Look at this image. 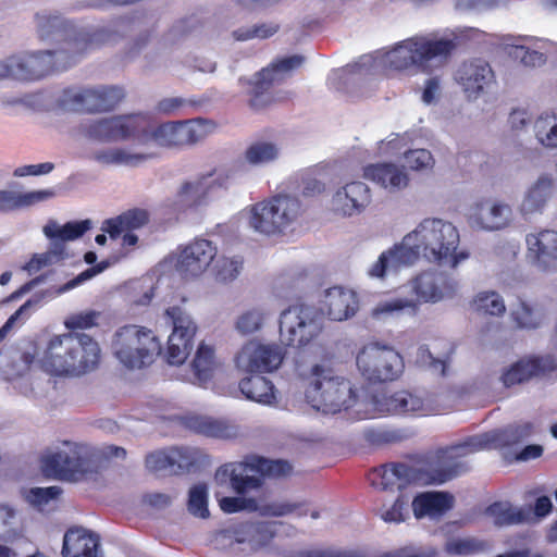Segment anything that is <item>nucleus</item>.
<instances>
[{
  "mask_svg": "<svg viewBox=\"0 0 557 557\" xmlns=\"http://www.w3.org/2000/svg\"><path fill=\"white\" fill-rule=\"evenodd\" d=\"M37 34L41 41L58 44L53 50L20 52L0 60V81H38L75 64L81 57L101 45L103 33L78 29L60 15L37 14Z\"/></svg>",
  "mask_w": 557,
  "mask_h": 557,
  "instance_id": "1",
  "label": "nucleus"
},
{
  "mask_svg": "<svg viewBox=\"0 0 557 557\" xmlns=\"http://www.w3.org/2000/svg\"><path fill=\"white\" fill-rule=\"evenodd\" d=\"M459 242V232L453 223L436 218L424 219L400 244L382 252L369 274L383 277L388 268L413 264L421 256L430 262L449 263L456 268L469 257L466 251L457 252Z\"/></svg>",
  "mask_w": 557,
  "mask_h": 557,
  "instance_id": "2",
  "label": "nucleus"
},
{
  "mask_svg": "<svg viewBox=\"0 0 557 557\" xmlns=\"http://www.w3.org/2000/svg\"><path fill=\"white\" fill-rule=\"evenodd\" d=\"M293 466L283 459H269L259 455H247L242 461L226 462L215 471V481L220 484L228 483L237 496H222L216 499L221 510L225 513L240 511L255 512L260 509L258 500L245 497L251 491L260 490L265 479H280L289 475Z\"/></svg>",
  "mask_w": 557,
  "mask_h": 557,
  "instance_id": "3",
  "label": "nucleus"
},
{
  "mask_svg": "<svg viewBox=\"0 0 557 557\" xmlns=\"http://www.w3.org/2000/svg\"><path fill=\"white\" fill-rule=\"evenodd\" d=\"M461 465H450L445 448L424 455L408 456L400 462H388L372 469L370 484L380 491L403 490L407 485H441L460 476Z\"/></svg>",
  "mask_w": 557,
  "mask_h": 557,
  "instance_id": "4",
  "label": "nucleus"
},
{
  "mask_svg": "<svg viewBox=\"0 0 557 557\" xmlns=\"http://www.w3.org/2000/svg\"><path fill=\"white\" fill-rule=\"evenodd\" d=\"M283 359L284 354L275 344H261L253 339L245 343L234 358L236 369L242 373L250 374L239 381L242 394L247 399L261 405L275 404L274 384L259 373L276 370Z\"/></svg>",
  "mask_w": 557,
  "mask_h": 557,
  "instance_id": "5",
  "label": "nucleus"
},
{
  "mask_svg": "<svg viewBox=\"0 0 557 557\" xmlns=\"http://www.w3.org/2000/svg\"><path fill=\"white\" fill-rule=\"evenodd\" d=\"M304 379L306 400L319 411L337 413L356 401L350 381L341 375L330 361L313 364Z\"/></svg>",
  "mask_w": 557,
  "mask_h": 557,
  "instance_id": "6",
  "label": "nucleus"
},
{
  "mask_svg": "<svg viewBox=\"0 0 557 557\" xmlns=\"http://www.w3.org/2000/svg\"><path fill=\"white\" fill-rule=\"evenodd\" d=\"M455 48L451 39L414 36L391 50L387 61L389 67L396 71L430 73L433 67L444 63Z\"/></svg>",
  "mask_w": 557,
  "mask_h": 557,
  "instance_id": "7",
  "label": "nucleus"
},
{
  "mask_svg": "<svg viewBox=\"0 0 557 557\" xmlns=\"http://www.w3.org/2000/svg\"><path fill=\"white\" fill-rule=\"evenodd\" d=\"M114 357L129 370L150 367L161 355L162 345L152 330L136 325H123L115 332L112 341Z\"/></svg>",
  "mask_w": 557,
  "mask_h": 557,
  "instance_id": "8",
  "label": "nucleus"
},
{
  "mask_svg": "<svg viewBox=\"0 0 557 557\" xmlns=\"http://www.w3.org/2000/svg\"><path fill=\"white\" fill-rule=\"evenodd\" d=\"M412 299L391 298L380 301L373 309V315H387L400 312L405 309H417V304L437 302L445 297H451L457 288V283L446 273L440 271H423L408 283Z\"/></svg>",
  "mask_w": 557,
  "mask_h": 557,
  "instance_id": "9",
  "label": "nucleus"
},
{
  "mask_svg": "<svg viewBox=\"0 0 557 557\" xmlns=\"http://www.w3.org/2000/svg\"><path fill=\"white\" fill-rule=\"evenodd\" d=\"M41 467L47 476L79 481L98 472L97 456L86 445L64 442V449L46 455Z\"/></svg>",
  "mask_w": 557,
  "mask_h": 557,
  "instance_id": "10",
  "label": "nucleus"
},
{
  "mask_svg": "<svg viewBox=\"0 0 557 557\" xmlns=\"http://www.w3.org/2000/svg\"><path fill=\"white\" fill-rule=\"evenodd\" d=\"M530 425H509L467 437L460 443L446 447L450 465H461L460 475L470 470L467 457L484 449H503L515 446L529 435Z\"/></svg>",
  "mask_w": 557,
  "mask_h": 557,
  "instance_id": "11",
  "label": "nucleus"
},
{
  "mask_svg": "<svg viewBox=\"0 0 557 557\" xmlns=\"http://www.w3.org/2000/svg\"><path fill=\"white\" fill-rule=\"evenodd\" d=\"M356 364L369 383H384L398 379L405 368L401 355L391 346L369 343L357 354Z\"/></svg>",
  "mask_w": 557,
  "mask_h": 557,
  "instance_id": "12",
  "label": "nucleus"
},
{
  "mask_svg": "<svg viewBox=\"0 0 557 557\" xmlns=\"http://www.w3.org/2000/svg\"><path fill=\"white\" fill-rule=\"evenodd\" d=\"M216 124L207 119L163 123L156 128L150 127L148 120L147 135H140L144 143L153 141L164 147H182L197 144L214 133Z\"/></svg>",
  "mask_w": 557,
  "mask_h": 557,
  "instance_id": "13",
  "label": "nucleus"
},
{
  "mask_svg": "<svg viewBox=\"0 0 557 557\" xmlns=\"http://www.w3.org/2000/svg\"><path fill=\"white\" fill-rule=\"evenodd\" d=\"M300 211L301 205L297 198L277 195L252 206L249 224L267 235L282 233L298 218Z\"/></svg>",
  "mask_w": 557,
  "mask_h": 557,
  "instance_id": "14",
  "label": "nucleus"
},
{
  "mask_svg": "<svg viewBox=\"0 0 557 557\" xmlns=\"http://www.w3.org/2000/svg\"><path fill=\"white\" fill-rule=\"evenodd\" d=\"M280 339L290 347H304L322 331L321 318L304 305L285 309L280 317Z\"/></svg>",
  "mask_w": 557,
  "mask_h": 557,
  "instance_id": "15",
  "label": "nucleus"
},
{
  "mask_svg": "<svg viewBox=\"0 0 557 557\" xmlns=\"http://www.w3.org/2000/svg\"><path fill=\"white\" fill-rule=\"evenodd\" d=\"M148 117L144 114L117 115L94 121L84 126L85 135L100 143H113L128 138L140 140L147 135Z\"/></svg>",
  "mask_w": 557,
  "mask_h": 557,
  "instance_id": "16",
  "label": "nucleus"
},
{
  "mask_svg": "<svg viewBox=\"0 0 557 557\" xmlns=\"http://www.w3.org/2000/svg\"><path fill=\"white\" fill-rule=\"evenodd\" d=\"M125 98V90L116 85H99L77 91L66 89L64 101L75 111L102 113L114 110Z\"/></svg>",
  "mask_w": 557,
  "mask_h": 557,
  "instance_id": "17",
  "label": "nucleus"
},
{
  "mask_svg": "<svg viewBox=\"0 0 557 557\" xmlns=\"http://www.w3.org/2000/svg\"><path fill=\"white\" fill-rule=\"evenodd\" d=\"M165 315L173 327L168 339L166 362L172 366H180L184 363L193 350L197 325L178 306L169 307L165 310Z\"/></svg>",
  "mask_w": 557,
  "mask_h": 557,
  "instance_id": "18",
  "label": "nucleus"
},
{
  "mask_svg": "<svg viewBox=\"0 0 557 557\" xmlns=\"http://www.w3.org/2000/svg\"><path fill=\"white\" fill-rule=\"evenodd\" d=\"M304 57L298 54L284 57L258 72L255 79L252 82H248L250 85V89L248 91L250 97L248 102L249 107L252 110L258 111L271 104L273 98L270 94V89L274 82L280 81L277 75L298 69L304 63Z\"/></svg>",
  "mask_w": 557,
  "mask_h": 557,
  "instance_id": "19",
  "label": "nucleus"
},
{
  "mask_svg": "<svg viewBox=\"0 0 557 557\" xmlns=\"http://www.w3.org/2000/svg\"><path fill=\"white\" fill-rule=\"evenodd\" d=\"M77 345L76 333L52 336L41 351L40 369L53 376H72Z\"/></svg>",
  "mask_w": 557,
  "mask_h": 557,
  "instance_id": "20",
  "label": "nucleus"
},
{
  "mask_svg": "<svg viewBox=\"0 0 557 557\" xmlns=\"http://www.w3.org/2000/svg\"><path fill=\"white\" fill-rule=\"evenodd\" d=\"M216 252L218 249L212 242L197 238L182 249L176 269L185 277L199 276L211 264Z\"/></svg>",
  "mask_w": 557,
  "mask_h": 557,
  "instance_id": "21",
  "label": "nucleus"
},
{
  "mask_svg": "<svg viewBox=\"0 0 557 557\" xmlns=\"http://www.w3.org/2000/svg\"><path fill=\"white\" fill-rule=\"evenodd\" d=\"M371 202V190L360 181L347 183L332 198L333 208L344 216L361 213Z\"/></svg>",
  "mask_w": 557,
  "mask_h": 557,
  "instance_id": "22",
  "label": "nucleus"
},
{
  "mask_svg": "<svg viewBox=\"0 0 557 557\" xmlns=\"http://www.w3.org/2000/svg\"><path fill=\"white\" fill-rule=\"evenodd\" d=\"M556 369L550 357H531L520 359L511 364L502 375L506 387L521 384L532 377L545 375Z\"/></svg>",
  "mask_w": 557,
  "mask_h": 557,
  "instance_id": "23",
  "label": "nucleus"
},
{
  "mask_svg": "<svg viewBox=\"0 0 557 557\" xmlns=\"http://www.w3.org/2000/svg\"><path fill=\"white\" fill-rule=\"evenodd\" d=\"M379 410L388 414L428 416L431 411L429 404L420 396L409 391H397L384 395L377 400Z\"/></svg>",
  "mask_w": 557,
  "mask_h": 557,
  "instance_id": "24",
  "label": "nucleus"
},
{
  "mask_svg": "<svg viewBox=\"0 0 557 557\" xmlns=\"http://www.w3.org/2000/svg\"><path fill=\"white\" fill-rule=\"evenodd\" d=\"M145 462L147 469L152 472H169L170 474L184 473L194 465L188 451L183 448L150 453L146 456Z\"/></svg>",
  "mask_w": 557,
  "mask_h": 557,
  "instance_id": "25",
  "label": "nucleus"
},
{
  "mask_svg": "<svg viewBox=\"0 0 557 557\" xmlns=\"http://www.w3.org/2000/svg\"><path fill=\"white\" fill-rule=\"evenodd\" d=\"M457 81L469 97L476 96L494 78L490 64L482 59L463 62L457 71Z\"/></svg>",
  "mask_w": 557,
  "mask_h": 557,
  "instance_id": "26",
  "label": "nucleus"
},
{
  "mask_svg": "<svg viewBox=\"0 0 557 557\" xmlns=\"http://www.w3.org/2000/svg\"><path fill=\"white\" fill-rule=\"evenodd\" d=\"M100 539L97 534L81 528H70L63 537V557H98Z\"/></svg>",
  "mask_w": 557,
  "mask_h": 557,
  "instance_id": "27",
  "label": "nucleus"
},
{
  "mask_svg": "<svg viewBox=\"0 0 557 557\" xmlns=\"http://www.w3.org/2000/svg\"><path fill=\"white\" fill-rule=\"evenodd\" d=\"M454 496L448 492H422L411 500L413 515L417 519L438 517L454 507Z\"/></svg>",
  "mask_w": 557,
  "mask_h": 557,
  "instance_id": "28",
  "label": "nucleus"
},
{
  "mask_svg": "<svg viewBox=\"0 0 557 557\" xmlns=\"http://www.w3.org/2000/svg\"><path fill=\"white\" fill-rule=\"evenodd\" d=\"M527 245L530 255L544 269L557 263V232L543 230L537 234L527 236Z\"/></svg>",
  "mask_w": 557,
  "mask_h": 557,
  "instance_id": "29",
  "label": "nucleus"
},
{
  "mask_svg": "<svg viewBox=\"0 0 557 557\" xmlns=\"http://www.w3.org/2000/svg\"><path fill=\"white\" fill-rule=\"evenodd\" d=\"M326 313L333 321H344L358 310V298L355 292L343 287H332L325 293Z\"/></svg>",
  "mask_w": 557,
  "mask_h": 557,
  "instance_id": "30",
  "label": "nucleus"
},
{
  "mask_svg": "<svg viewBox=\"0 0 557 557\" xmlns=\"http://www.w3.org/2000/svg\"><path fill=\"white\" fill-rule=\"evenodd\" d=\"M78 349L73 354L74 366L72 367V376H79L96 370L101 360V349L99 344L85 333H76Z\"/></svg>",
  "mask_w": 557,
  "mask_h": 557,
  "instance_id": "31",
  "label": "nucleus"
},
{
  "mask_svg": "<svg viewBox=\"0 0 557 557\" xmlns=\"http://www.w3.org/2000/svg\"><path fill=\"white\" fill-rule=\"evenodd\" d=\"M363 177L389 190H399L408 185L407 174L393 163L368 164Z\"/></svg>",
  "mask_w": 557,
  "mask_h": 557,
  "instance_id": "32",
  "label": "nucleus"
},
{
  "mask_svg": "<svg viewBox=\"0 0 557 557\" xmlns=\"http://www.w3.org/2000/svg\"><path fill=\"white\" fill-rule=\"evenodd\" d=\"M55 196L53 189H41L27 193L0 190V213L11 212L32 207Z\"/></svg>",
  "mask_w": 557,
  "mask_h": 557,
  "instance_id": "33",
  "label": "nucleus"
},
{
  "mask_svg": "<svg viewBox=\"0 0 557 557\" xmlns=\"http://www.w3.org/2000/svg\"><path fill=\"white\" fill-rule=\"evenodd\" d=\"M184 425L197 433L214 438H230L235 431L227 422L205 416H187L183 419Z\"/></svg>",
  "mask_w": 557,
  "mask_h": 557,
  "instance_id": "34",
  "label": "nucleus"
},
{
  "mask_svg": "<svg viewBox=\"0 0 557 557\" xmlns=\"http://www.w3.org/2000/svg\"><path fill=\"white\" fill-rule=\"evenodd\" d=\"M149 215L146 210L132 209L116 218L103 222L101 230L108 233L112 239H116L123 232H132L148 223Z\"/></svg>",
  "mask_w": 557,
  "mask_h": 557,
  "instance_id": "35",
  "label": "nucleus"
},
{
  "mask_svg": "<svg viewBox=\"0 0 557 557\" xmlns=\"http://www.w3.org/2000/svg\"><path fill=\"white\" fill-rule=\"evenodd\" d=\"M154 153H129L122 148H107L91 152L89 158L101 165L137 166L148 159L154 158Z\"/></svg>",
  "mask_w": 557,
  "mask_h": 557,
  "instance_id": "36",
  "label": "nucleus"
},
{
  "mask_svg": "<svg viewBox=\"0 0 557 557\" xmlns=\"http://www.w3.org/2000/svg\"><path fill=\"white\" fill-rule=\"evenodd\" d=\"M554 181L547 175L540 176L533 186L528 190L521 203L523 214L542 212L546 202L552 196Z\"/></svg>",
  "mask_w": 557,
  "mask_h": 557,
  "instance_id": "37",
  "label": "nucleus"
},
{
  "mask_svg": "<svg viewBox=\"0 0 557 557\" xmlns=\"http://www.w3.org/2000/svg\"><path fill=\"white\" fill-rule=\"evenodd\" d=\"M485 515L493 519L497 527L524 523L529 520V511L513 507L509 502H494L485 509Z\"/></svg>",
  "mask_w": 557,
  "mask_h": 557,
  "instance_id": "38",
  "label": "nucleus"
},
{
  "mask_svg": "<svg viewBox=\"0 0 557 557\" xmlns=\"http://www.w3.org/2000/svg\"><path fill=\"white\" fill-rule=\"evenodd\" d=\"M442 344L448 346V348L445 354L438 357H435L433 355L429 346H420L416 354V363L423 369H428L434 373L440 374L441 376H444L446 374L450 355L453 354V347L448 343L436 341L434 343V349L437 350V347L441 346Z\"/></svg>",
  "mask_w": 557,
  "mask_h": 557,
  "instance_id": "39",
  "label": "nucleus"
},
{
  "mask_svg": "<svg viewBox=\"0 0 557 557\" xmlns=\"http://www.w3.org/2000/svg\"><path fill=\"white\" fill-rule=\"evenodd\" d=\"M492 543L474 536L454 537L444 545V550L450 556H475L488 552Z\"/></svg>",
  "mask_w": 557,
  "mask_h": 557,
  "instance_id": "40",
  "label": "nucleus"
},
{
  "mask_svg": "<svg viewBox=\"0 0 557 557\" xmlns=\"http://www.w3.org/2000/svg\"><path fill=\"white\" fill-rule=\"evenodd\" d=\"M511 216V208L502 202H495L487 209L482 203L479 211V221L484 230L494 231L506 227Z\"/></svg>",
  "mask_w": 557,
  "mask_h": 557,
  "instance_id": "41",
  "label": "nucleus"
},
{
  "mask_svg": "<svg viewBox=\"0 0 557 557\" xmlns=\"http://www.w3.org/2000/svg\"><path fill=\"white\" fill-rule=\"evenodd\" d=\"M91 224L89 220L67 222L63 226H59L51 221L44 227V233L49 239L74 240L82 237Z\"/></svg>",
  "mask_w": 557,
  "mask_h": 557,
  "instance_id": "42",
  "label": "nucleus"
},
{
  "mask_svg": "<svg viewBox=\"0 0 557 557\" xmlns=\"http://www.w3.org/2000/svg\"><path fill=\"white\" fill-rule=\"evenodd\" d=\"M207 176H201L196 181L185 182L176 194V203L181 207H194L208 194L209 186L206 184Z\"/></svg>",
  "mask_w": 557,
  "mask_h": 557,
  "instance_id": "43",
  "label": "nucleus"
},
{
  "mask_svg": "<svg viewBox=\"0 0 557 557\" xmlns=\"http://www.w3.org/2000/svg\"><path fill=\"white\" fill-rule=\"evenodd\" d=\"M215 367L214 349L205 344H200L196 356L191 362L195 377L199 382H207L212 377Z\"/></svg>",
  "mask_w": 557,
  "mask_h": 557,
  "instance_id": "44",
  "label": "nucleus"
},
{
  "mask_svg": "<svg viewBox=\"0 0 557 557\" xmlns=\"http://www.w3.org/2000/svg\"><path fill=\"white\" fill-rule=\"evenodd\" d=\"M41 352L36 342L23 341L17 349L14 364L17 368V374H23L32 370L34 367L40 369Z\"/></svg>",
  "mask_w": 557,
  "mask_h": 557,
  "instance_id": "45",
  "label": "nucleus"
},
{
  "mask_svg": "<svg viewBox=\"0 0 557 557\" xmlns=\"http://www.w3.org/2000/svg\"><path fill=\"white\" fill-rule=\"evenodd\" d=\"M534 132L543 146L557 148V111L540 115L534 123Z\"/></svg>",
  "mask_w": 557,
  "mask_h": 557,
  "instance_id": "46",
  "label": "nucleus"
},
{
  "mask_svg": "<svg viewBox=\"0 0 557 557\" xmlns=\"http://www.w3.org/2000/svg\"><path fill=\"white\" fill-rule=\"evenodd\" d=\"M268 318V312L261 307L250 308L240 313L235 322V329L243 335L259 332Z\"/></svg>",
  "mask_w": 557,
  "mask_h": 557,
  "instance_id": "47",
  "label": "nucleus"
},
{
  "mask_svg": "<svg viewBox=\"0 0 557 557\" xmlns=\"http://www.w3.org/2000/svg\"><path fill=\"white\" fill-rule=\"evenodd\" d=\"M262 512L268 516L282 517L286 515H295L297 517H305L310 513L312 519H318L320 512L318 510H309L308 505L304 503H289V502H274L267 504L262 508Z\"/></svg>",
  "mask_w": 557,
  "mask_h": 557,
  "instance_id": "48",
  "label": "nucleus"
},
{
  "mask_svg": "<svg viewBox=\"0 0 557 557\" xmlns=\"http://www.w3.org/2000/svg\"><path fill=\"white\" fill-rule=\"evenodd\" d=\"M473 310L482 315H502L506 311L503 298L496 292L479 293L471 304Z\"/></svg>",
  "mask_w": 557,
  "mask_h": 557,
  "instance_id": "49",
  "label": "nucleus"
},
{
  "mask_svg": "<svg viewBox=\"0 0 557 557\" xmlns=\"http://www.w3.org/2000/svg\"><path fill=\"white\" fill-rule=\"evenodd\" d=\"M278 156V148L269 141H256L245 151V158L250 164H262L275 160Z\"/></svg>",
  "mask_w": 557,
  "mask_h": 557,
  "instance_id": "50",
  "label": "nucleus"
},
{
  "mask_svg": "<svg viewBox=\"0 0 557 557\" xmlns=\"http://www.w3.org/2000/svg\"><path fill=\"white\" fill-rule=\"evenodd\" d=\"M280 30L277 23H261L251 27H239L233 32V37L237 41H247L250 39H268Z\"/></svg>",
  "mask_w": 557,
  "mask_h": 557,
  "instance_id": "51",
  "label": "nucleus"
},
{
  "mask_svg": "<svg viewBox=\"0 0 557 557\" xmlns=\"http://www.w3.org/2000/svg\"><path fill=\"white\" fill-rule=\"evenodd\" d=\"M188 510L191 515L206 519L210 512L208 509V487L205 483L194 485L189 491Z\"/></svg>",
  "mask_w": 557,
  "mask_h": 557,
  "instance_id": "52",
  "label": "nucleus"
},
{
  "mask_svg": "<svg viewBox=\"0 0 557 557\" xmlns=\"http://www.w3.org/2000/svg\"><path fill=\"white\" fill-rule=\"evenodd\" d=\"M512 319L521 329H536L542 321V314L537 309L529 306L525 301H519L511 312Z\"/></svg>",
  "mask_w": 557,
  "mask_h": 557,
  "instance_id": "53",
  "label": "nucleus"
},
{
  "mask_svg": "<svg viewBox=\"0 0 557 557\" xmlns=\"http://www.w3.org/2000/svg\"><path fill=\"white\" fill-rule=\"evenodd\" d=\"M408 506L409 497L400 494L391 507L380 510V517L385 522L400 523L409 513Z\"/></svg>",
  "mask_w": 557,
  "mask_h": 557,
  "instance_id": "54",
  "label": "nucleus"
},
{
  "mask_svg": "<svg viewBox=\"0 0 557 557\" xmlns=\"http://www.w3.org/2000/svg\"><path fill=\"white\" fill-rule=\"evenodd\" d=\"M406 165L412 171L431 169L434 164L432 153L426 149H409L404 151Z\"/></svg>",
  "mask_w": 557,
  "mask_h": 557,
  "instance_id": "55",
  "label": "nucleus"
},
{
  "mask_svg": "<svg viewBox=\"0 0 557 557\" xmlns=\"http://www.w3.org/2000/svg\"><path fill=\"white\" fill-rule=\"evenodd\" d=\"M243 258H221L216 264V278L221 282L235 280L243 269Z\"/></svg>",
  "mask_w": 557,
  "mask_h": 557,
  "instance_id": "56",
  "label": "nucleus"
},
{
  "mask_svg": "<svg viewBox=\"0 0 557 557\" xmlns=\"http://www.w3.org/2000/svg\"><path fill=\"white\" fill-rule=\"evenodd\" d=\"M38 299H28L0 327V344L5 339L17 321H24L30 315L32 309L38 305Z\"/></svg>",
  "mask_w": 557,
  "mask_h": 557,
  "instance_id": "57",
  "label": "nucleus"
},
{
  "mask_svg": "<svg viewBox=\"0 0 557 557\" xmlns=\"http://www.w3.org/2000/svg\"><path fill=\"white\" fill-rule=\"evenodd\" d=\"M99 313L96 311H86L71 314L64 322L67 330L76 333L77 330H86L97 325Z\"/></svg>",
  "mask_w": 557,
  "mask_h": 557,
  "instance_id": "58",
  "label": "nucleus"
},
{
  "mask_svg": "<svg viewBox=\"0 0 557 557\" xmlns=\"http://www.w3.org/2000/svg\"><path fill=\"white\" fill-rule=\"evenodd\" d=\"M61 494L62 488L55 485L48 487H33L29 490L27 498L33 505L42 507L50 500L57 499Z\"/></svg>",
  "mask_w": 557,
  "mask_h": 557,
  "instance_id": "59",
  "label": "nucleus"
},
{
  "mask_svg": "<svg viewBox=\"0 0 557 557\" xmlns=\"http://www.w3.org/2000/svg\"><path fill=\"white\" fill-rule=\"evenodd\" d=\"M54 165L50 162L20 166L14 170V176L40 175L50 173Z\"/></svg>",
  "mask_w": 557,
  "mask_h": 557,
  "instance_id": "60",
  "label": "nucleus"
},
{
  "mask_svg": "<svg viewBox=\"0 0 557 557\" xmlns=\"http://www.w3.org/2000/svg\"><path fill=\"white\" fill-rule=\"evenodd\" d=\"M441 92V79L437 76L426 79L421 99L424 103H432Z\"/></svg>",
  "mask_w": 557,
  "mask_h": 557,
  "instance_id": "61",
  "label": "nucleus"
},
{
  "mask_svg": "<svg viewBox=\"0 0 557 557\" xmlns=\"http://www.w3.org/2000/svg\"><path fill=\"white\" fill-rule=\"evenodd\" d=\"M53 263L51 253L47 251L40 255H35L25 265L24 269L32 272H37L41 270L44 267Z\"/></svg>",
  "mask_w": 557,
  "mask_h": 557,
  "instance_id": "62",
  "label": "nucleus"
},
{
  "mask_svg": "<svg viewBox=\"0 0 557 557\" xmlns=\"http://www.w3.org/2000/svg\"><path fill=\"white\" fill-rule=\"evenodd\" d=\"M185 104V100L178 97L164 98L156 107L159 113L171 114Z\"/></svg>",
  "mask_w": 557,
  "mask_h": 557,
  "instance_id": "63",
  "label": "nucleus"
},
{
  "mask_svg": "<svg viewBox=\"0 0 557 557\" xmlns=\"http://www.w3.org/2000/svg\"><path fill=\"white\" fill-rule=\"evenodd\" d=\"M397 438L398 436L389 431H370L368 433V440L375 445L393 443Z\"/></svg>",
  "mask_w": 557,
  "mask_h": 557,
  "instance_id": "64",
  "label": "nucleus"
}]
</instances>
